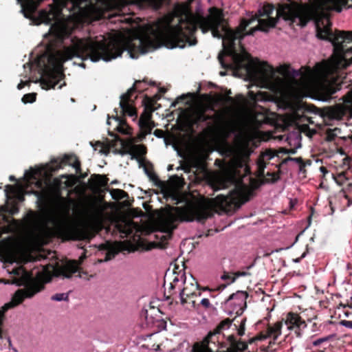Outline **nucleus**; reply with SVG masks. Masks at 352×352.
Here are the masks:
<instances>
[{"instance_id":"22","label":"nucleus","mask_w":352,"mask_h":352,"mask_svg":"<svg viewBox=\"0 0 352 352\" xmlns=\"http://www.w3.org/2000/svg\"><path fill=\"white\" fill-rule=\"evenodd\" d=\"M89 144L93 147L94 151H98L100 154H108L111 148V145L109 142L100 141L89 142Z\"/></svg>"},{"instance_id":"52","label":"nucleus","mask_w":352,"mask_h":352,"mask_svg":"<svg viewBox=\"0 0 352 352\" xmlns=\"http://www.w3.org/2000/svg\"><path fill=\"white\" fill-rule=\"evenodd\" d=\"M320 170L323 174L324 177L328 173V170H327V168L325 166H323L320 167Z\"/></svg>"},{"instance_id":"37","label":"nucleus","mask_w":352,"mask_h":352,"mask_svg":"<svg viewBox=\"0 0 352 352\" xmlns=\"http://www.w3.org/2000/svg\"><path fill=\"white\" fill-rule=\"evenodd\" d=\"M166 0H148L151 6L156 10L161 8Z\"/></svg>"},{"instance_id":"47","label":"nucleus","mask_w":352,"mask_h":352,"mask_svg":"<svg viewBox=\"0 0 352 352\" xmlns=\"http://www.w3.org/2000/svg\"><path fill=\"white\" fill-rule=\"evenodd\" d=\"M191 287H193V288H195V290L197 291V290H203V291H206V290H208L209 289L208 287H204V288H201L200 285L196 282L195 284H192L191 283Z\"/></svg>"},{"instance_id":"9","label":"nucleus","mask_w":352,"mask_h":352,"mask_svg":"<svg viewBox=\"0 0 352 352\" xmlns=\"http://www.w3.org/2000/svg\"><path fill=\"white\" fill-rule=\"evenodd\" d=\"M142 83L148 84L152 86L155 85V82L154 81L150 80L148 82L147 79H144L142 81L136 80L133 86L130 88L126 93L121 95L120 96V107L123 116H129L131 117L137 116V110L135 107L131 104L133 102L131 98L133 94L137 91L141 92L146 89V88L142 85Z\"/></svg>"},{"instance_id":"34","label":"nucleus","mask_w":352,"mask_h":352,"mask_svg":"<svg viewBox=\"0 0 352 352\" xmlns=\"http://www.w3.org/2000/svg\"><path fill=\"white\" fill-rule=\"evenodd\" d=\"M340 306L343 307L344 308V313L346 316H349L351 312L349 311L346 309H352V296L350 298V299L346 300L345 303L341 302L340 304Z\"/></svg>"},{"instance_id":"14","label":"nucleus","mask_w":352,"mask_h":352,"mask_svg":"<svg viewBox=\"0 0 352 352\" xmlns=\"http://www.w3.org/2000/svg\"><path fill=\"white\" fill-rule=\"evenodd\" d=\"M248 295L246 292L238 291L235 294H231L225 301V303H228L230 300H234V303L239 306V309L236 310V314L237 315H241L246 308V299Z\"/></svg>"},{"instance_id":"6","label":"nucleus","mask_w":352,"mask_h":352,"mask_svg":"<svg viewBox=\"0 0 352 352\" xmlns=\"http://www.w3.org/2000/svg\"><path fill=\"white\" fill-rule=\"evenodd\" d=\"M109 179L105 175L93 174L89 177V241L95 236L94 223H101L104 218L109 204L104 199Z\"/></svg>"},{"instance_id":"59","label":"nucleus","mask_w":352,"mask_h":352,"mask_svg":"<svg viewBox=\"0 0 352 352\" xmlns=\"http://www.w3.org/2000/svg\"><path fill=\"white\" fill-rule=\"evenodd\" d=\"M269 67H270V72L272 74H273V73H274L273 67H271V66H269Z\"/></svg>"},{"instance_id":"25","label":"nucleus","mask_w":352,"mask_h":352,"mask_svg":"<svg viewBox=\"0 0 352 352\" xmlns=\"http://www.w3.org/2000/svg\"><path fill=\"white\" fill-rule=\"evenodd\" d=\"M111 195L112 198L117 201L128 198L129 197L128 193L121 189H112L111 190Z\"/></svg>"},{"instance_id":"55","label":"nucleus","mask_w":352,"mask_h":352,"mask_svg":"<svg viewBox=\"0 0 352 352\" xmlns=\"http://www.w3.org/2000/svg\"><path fill=\"white\" fill-rule=\"evenodd\" d=\"M294 154L296 153V149L294 148H292V149H288V154Z\"/></svg>"},{"instance_id":"31","label":"nucleus","mask_w":352,"mask_h":352,"mask_svg":"<svg viewBox=\"0 0 352 352\" xmlns=\"http://www.w3.org/2000/svg\"><path fill=\"white\" fill-rule=\"evenodd\" d=\"M277 71L280 75L285 76V78H289L290 72H291L290 71H292V68L289 65L285 64V65H280L277 69Z\"/></svg>"},{"instance_id":"12","label":"nucleus","mask_w":352,"mask_h":352,"mask_svg":"<svg viewBox=\"0 0 352 352\" xmlns=\"http://www.w3.org/2000/svg\"><path fill=\"white\" fill-rule=\"evenodd\" d=\"M288 329L294 331L297 337H300L302 331L307 327L306 322L297 313L289 312L285 320Z\"/></svg>"},{"instance_id":"17","label":"nucleus","mask_w":352,"mask_h":352,"mask_svg":"<svg viewBox=\"0 0 352 352\" xmlns=\"http://www.w3.org/2000/svg\"><path fill=\"white\" fill-rule=\"evenodd\" d=\"M201 97L204 101L209 102V103L221 102V103H223V104H227V103L232 104H235L234 98L231 97L230 96H224L223 94H218L216 98H214V97L212 96L211 94H202L201 96Z\"/></svg>"},{"instance_id":"29","label":"nucleus","mask_w":352,"mask_h":352,"mask_svg":"<svg viewBox=\"0 0 352 352\" xmlns=\"http://www.w3.org/2000/svg\"><path fill=\"white\" fill-rule=\"evenodd\" d=\"M156 126V124L151 119L143 124V126L140 128L141 130L145 133V135L150 134L152 129Z\"/></svg>"},{"instance_id":"64","label":"nucleus","mask_w":352,"mask_h":352,"mask_svg":"<svg viewBox=\"0 0 352 352\" xmlns=\"http://www.w3.org/2000/svg\"><path fill=\"white\" fill-rule=\"evenodd\" d=\"M348 186H349V187L351 188L352 187V183L349 184Z\"/></svg>"},{"instance_id":"3","label":"nucleus","mask_w":352,"mask_h":352,"mask_svg":"<svg viewBox=\"0 0 352 352\" xmlns=\"http://www.w3.org/2000/svg\"><path fill=\"white\" fill-rule=\"evenodd\" d=\"M21 5V12L25 18L30 19L36 25L41 23L50 24L48 33L44 35L46 50L45 53L38 56L34 63H28L23 65L26 74L25 80H21L17 85L18 89H21L31 81L30 76L27 74V69L30 73L33 69H36L41 74L39 82L43 89L62 88L65 82L60 83L63 78V63L77 56L82 60L88 56V43L81 40H77L71 47H63L61 50L54 49L63 40L69 36L72 28L69 23L62 20L60 17V0H16ZM74 10L73 14H76L80 20L88 16V0H68Z\"/></svg>"},{"instance_id":"27","label":"nucleus","mask_w":352,"mask_h":352,"mask_svg":"<svg viewBox=\"0 0 352 352\" xmlns=\"http://www.w3.org/2000/svg\"><path fill=\"white\" fill-rule=\"evenodd\" d=\"M333 178L335 180L336 183L338 186H342L345 183L346 181L349 179V178L346 176V172L342 171L336 175H333Z\"/></svg>"},{"instance_id":"16","label":"nucleus","mask_w":352,"mask_h":352,"mask_svg":"<svg viewBox=\"0 0 352 352\" xmlns=\"http://www.w3.org/2000/svg\"><path fill=\"white\" fill-rule=\"evenodd\" d=\"M114 111L116 113L115 115L107 116V124H110V120L113 119L117 122L116 126L114 128V130H116L120 133L122 134H129L131 128L129 126V125L126 123V121L124 118L122 116H119L118 113V109H115Z\"/></svg>"},{"instance_id":"51","label":"nucleus","mask_w":352,"mask_h":352,"mask_svg":"<svg viewBox=\"0 0 352 352\" xmlns=\"http://www.w3.org/2000/svg\"><path fill=\"white\" fill-rule=\"evenodd\" d=\"M258 339H259V338H258V337H256V336H255V337H254V338H250V339L248 340V342H245V343L247 344V345H248V344H253L254 342L257 341V340H258Z\"/></svg>"},{"instance_id":"35","label":"nucleus","mask_w":352,"mask_h":352,"mask_svg":"<svg viewBox=\"0 0 352 352\" xmlns=\"http://www.w3.org/2000/svg\"><path fill=\"white\" fill-rule=\"evenodd\" d=\"M36 100V94H27L23 96L22 98V102L25 104L26 103H32Z\"/></svg>"},{"instance_id":"19","label":"nucleus","mask_w":352,"mask_h":352,"mask_svg":"<svg viewBox=\"0 0 352 352\" xmlns=\"http://www.w3.org/2000/svg\"><path fill=\"white\" fill-rule=\"evenodd\" d=\"M283 320L276 322L274 325L268 324L267 327V336L273 338V343L281 334Z\"/></svg>"},{"instance_id":"30","label":"nucleus","mask_w":352,"mask_h":352,"mask_svg":"<svg viewBox=\"0 0 352 352\" xmlns=\"http://www.w3.org/2000/svg\"><path fill=\"white\" fill-rule=\"evenodd\" d=\"M144 102L145 104L144 109L151 110V111H154L155 110L154 105L156 104V99L146 96Z\"/></svg>"},{"instance_id":"39","label":"nucleus","mask_w":352,"mask_h":352,"mask_svg":"<svg viewBox=\"0 0 352 352\" xmlns=\"http://www.w3.org/2000/svg\"><path fill=\"white\" fill-rule=\"evenodd\" d=\"M135 152L139 155H143L146 154V148L143 144L135 145Z\"/></svg>"},{"instance_id":"53","label":"nucleus","mask_w":352,"mask_h":352,"mask_svg":"<svg viewBox=\"0 0 352 352\" xmlns=\"http://www.w3.org/2000/svg\"><path fill=\"white\" fill-rule=\"evenodd\" d=\"M307 252V250L306 252H303L300 257L295 259L294 261L296 262V263L300 262V260L306 256Z\"/></svg>"},{"instance_id":"36","label":"nucleus","mask_w":352,"mask_h":352,"mask_svg":"<svg viewBox=\"0 0 352 352\" xmlns=\"http://www.w3.org/2000/svg\"><path fill=\"white\" fill-rule=\"evenodd\" d=\"M51 299L54 301L67 300L68 294L65 293L56 294L51 297Z\"/></svg>"},{"instance_id":"32","label":"nucleus","mask_w":352,"mask_h":352,"mask_svg":"<svg viewBox=\"0 0 352 352\" xmlns=\"http://www.w3.org/2000/svg\"><path fill=\"white\" fill-rule=\"evenodd\" d=\"M280 179L279 173L275 172H267L265 182L266 183H275Z\"/></svg>"},{"instance_id":"48","label":"nucleus","mask_w":352,"mask_h":352,"mask_svg":"<svg viewBox=\"0 0 352 352\" xmlns=\"http://www.w3.org/2000/svg\"><path fill=\"white\" fill-rule=\"evenodd\" d=\"M311 160H307V164H311ZM305 166H306V163H305V162H304L303 164H302L299 165V170H300V172H303V173H305V172L306 171V170H305Z\"/></svg>"},{"instance_id":"54","label":"nucleus","mask_w":352,"mask_h":352,"mask_svg":"<svg viewBox=\"0 0 352 352\" xmlns=\"http://www.w3.org/2000/svg\"><path fill=\"white\" fill-rule=\"evenodd\" d=\"M160 95L157 94H155L153 97H152V98H154V99H156V102L160 98Z\"/></svg>"},{"instance_id":"56","label":"nucleus","mask_w":352,"mask_h":352,"mask_svg":"<svg viewBox=\"0 0 352 352\" xmlns=\"http://www.w3.org/2000/svg\"><path fill=\"white\" fill-rule=\"evenodd\" d=\"M159 91L162 94H164L166 91V89L164 87H160L159 89Z\"/></svg>"},{"instance_id":"57","label":"nucleus","mask_w":352,"mask_h":352,"mask_svg":"<svg viewBox=\"0 0 352 352\" xmlns=\"http://www.w3.org/2000/svg\"><path fill=\"white\" fill-rule=\"evenodd\" d=\"M9 179H10V181H15L16 180L15 177L14 176H12V175L10 176Z\"/></svg>"},{"instance_id":"24","label":"nucleus","mask_w":352,"mask_h":352,"mask_svg":"<svg viewBox=\"0 0 352 352\" xmlns=\"http://www.w3.org/2000/svg\"><path fill=\"white\" fill-rule=\"evenodd\" d=\"M232 274L233 275V276L232 278L231 281L228 283V285L234 283L236 280V279L240 276H247L251 275V274L250 272H248V271H238V272L232 273ZM226 286H227V284L221 285L216 289V290L221 291V290L224 289L226 287Z\"/></svg>"},{"instance_id":"46","label":"nucleus","mask_w":352,"mask_h":352,"mask_svg":"<svg viewBox=\"0 0 352 352\" xmlns=\"http://www.w3.org/2000/svg\"><path fill=\"white\" fill-rule=\"evenodd\" d=\"M340 324L347 328L352 329V321L351 320H342Z\"/></svg>"},{"instance_id":"11","label":"nucleus","mask_w":352,"mask_h":352,"mask_svg":"<svg viewBox=\"0 0 352 352\" xmlns=\"http://www.w3.org/2000/svg\"><path fill=\"white\" fill-rule=\"evenodd\" d=\"M213 121L217 126H221L224 123L225 117L221 113H216L214 115H207L206 109L200 108L195 110L188 118L190 127L198 126L203 122Z\"/></svg>"},{"instance_id":"7","label":"nucleus","mask_w":352,"mask_h":352,"mask_svg":"<svg viewBox=\"0 0 352 352\" xmlns=\"http://www.w3.org/2000/svg\"><path fill=\"white\" fill-rule=\"evenodd\" d=\"M343 102L335 106L318 109L314 106L311 108L320 111L321 116L325 120H342L352 117V89L342 97Z\"/></svg>"},{"instance_id":"33","label":"nucleus","mask_w":352,"mask_h":352,"mask_svg":"<svg viewBox=\"0 0 352 352\" xmlns=\"http://www.w3.org/2000/svg\"><path fill=\"white\" fill-rule=\"evenodd\" d=\"M279 153L288 154V149L285 148H280L279 150L275 153L273 151L269 150L266 152V155L269 156V159H272L275 156L278 157Z\"/></svg>"},{"instance_id":"18","label":"nucleus","mask_w":352,"mask_h":352,"mask_svg":"<svg viewBox=\"0 0 352 352\" xmlns=\"http://www.w3.org/2000/svg\"><path fill=\"white\" fill-rule=\"evenodd\" d=\"M329 338H321L314 340L309 348L313 352H325L328 348Z\"/></svg>"},{"instance_id":"23","label":"nucleus","mask_w":352,"mask_h":352,"mask_svg":"<svg viewBox=\"0 0 352 352\" xmlns=\"http://www.w3.org/2000/svg\"><path fill=\"white\" fill-rule=\"evenodd\" d=\"M98 248L100 250H104L106 252L104 258L98 260L100 263L109 261L114 258L116 254V252L111 249L109 243H102Z\"/></svg>"},{"instance_id":"45","label":"nucleus","mask_w":352,"mask_h":352,"mask_svg":"<svg viewBox=\"0 0 352 352\" xmlns=\"http://www.w3.org/2000/svg\"><path fill=\"white\" fill-rule=\"evenodd\" d=\"M201 305L206 309L210 307V302L208 298H203L201 300Z\"/></svg>"},{"instance_id":"28","label":"nucleus","mask_w":352,"mask_h":352,"mask_svg":"<svg viewBox=\"0 0 352 352\" xmlns=\"http://www.w3.org/2000/svg\"><path fill=\"white\" fill-rule=\"evenodd\" d=\"M152 112L151 110L144 109V112L141 114L140 120H139V125L141 128L143 126V124L145 122H148L149 120L152 118Z\"/></svg>"},{"instance_id":"63","label":"nucleus","mask_w":352,"mask_h":352,"mask_svg":"<svg viewBox=\"0 0 352 352\" xmlns=\"http://www.w3.org/2000/svg\"><path fill=\"white\" fill-rule=\"evenodd\" d=\"M109 134L111 136H115V135H114L113 133H111L109 131Z\"/></svg>"},{"instance_id":"8","label":"nucleus","mask_w":352,"mask_h":352,"mask_svg":"<svg viewBox=\"0 0 352 352\" xmlns=\"http://www.w3.org/2000/svg\"><path fill=\"white\" fill-rule=\"evenodd\" d=\"M278 15L285 21L296 23L298 25L305 27L312 19L313 13L307 6L293 7L284 5L277 10Z\"/></svg>"},{"instance_id":"44","label":"nucleus","mask_w":352,"mask_h":352,"mask_svg":"<svg viewBox=\"0 0 352 352\" xmlns=\"http://www.w3.org/2000/svg\"><path fill=\"white\" fill-rule=\"evenodd\" d=\"M233 275H230L228 272H224L223 275L221 276V279L223 280H230V282L232 280Z\"/></svg>"},{"instance_id":"43","label":"nucleus","mask_w":352,"mask_h":352,"mask_svg":"<svg viewBox=\"0 0 352 352\" xmlns=\"http://www.w3.org/2000/svg\"><path fill=\"white\" fill-rule=\"evenodd\" d=\"M153 134L159 138H162L164 137L165 132L162 129H155L153 132Z\"/></svg>"},{"instance_id":"42","label":"nucleus","mask_w":352,"mask_h":352,"mask_svg":"<svg viewBox=\"0 0 352 352\" xmlns=\"http://www.w3.org/2000/svg\"><path fill=\"white\" fill-rule=\"evenodd\" d=\"M246 321V318H243L242 321L241 322V324L239 325V327L238 328V334L240 336H242L245 333V323Z\"/></svg>"},{"instance_id":"60","label":"nucleus","mask_w":352,"mask_h":352,"mask_svg":"<svg viewBox=\"0 0 352 352\" xmlns=\"http://www.w3.org/2000/svg\"><path fill=\"white\" fill-rule=\"evenodd\" d=\"M85 258V253L84 252V253H83V255H82V256H80V261H81L83 258Z\"/></svg>"},{"instance_id":"15","label":"nucleus","mask_w":352,"mask_h":352,"mask_svg":"<svg viewBox=\"0 0 352 352\" xmlns=\"http://www.w3.org/2000/svg\"><path fill=\"white\" fill-rule=\"evenodd\" d=\"M79 262L76 261H68L61 267L56 270L57 276L63 278H70L72 274L77 272L79 270Z\"/></svg>"},{"instance_id":"4","label":"nucleus","mask_w":352,"mask_h":352,"mask_svg":"<svg viewBox=\"0 0 352 352\" xmlns=\"http://www.w3.org/2000/svg\"><path fill=\"white\" fill-rule=\"evenodd\" d=\"M329 19H327V25L323 28L317 24L316 36L321 40L332 43L333 53L331 56L328 60L316 63L313 69L303 67L300 69L292 68L289 77L293 81L298 78L306 80L312 76L321 78L322 80L314 88V94L318 100L322 101L332 99L333 95L342 89L343 82L334 74L352 63V32L336 31L333 33Z\"/></svg>"},{"instance_id":"40","label":"nucleus","mask_w":352,"mask_h":352,"mask_svg":"<svg viewBox=\"0 0 352 352\" xmlns=\"http://www.w3.org/2000/svg\"><path fill=\"white\" fill-rule=\"evenodd\" d=\"M288 161H293L296 163H298L299 165L303 164L305 162L303 161L302 157H287L286 159H285L283 161V163H286Z\"/></svg>"},{"instance_id":"50","label":"nucleus","mask_w":352,"mask_h":352,"mask_svg":"<svg viewBox=\"0 0 352 352\" xmlns=\"http://www.w3.org/2000/svg\"><path fill=\"white\" fill-rule=\"evenodd\" d=\"M218 58H219V60L220 63L221 64L222 67L224 68H226L227 65L225 64V63L223 61V58L221 54L219 55Z\"/></svg>"},{"instance_id":"5","label":"nucleus","mask_w":352,"mask_h":352,"mask_svg":"<svg viewBox=\"0 0 352 352\" xmlns=\"http://www.w3.org/2000/svg\"><path fill=\"white\" fill-rule=\"evenodd\" d=\"M239 195L238 191L232 190L227 195H218L206 201H188L183 206L174 207V212L166 213L161 219V223L167 230L172 231L177 228V221L203 223L212 217V210L226 211L238 204Z\"/></svg>"},{"instance_id":"61","label":"nucleus","mask_w":352,"mask_h":352,"mask_svg":"<svg viewBox=\"0 0 352 352\" xmlns=\"http://www.w3.org/2000/svg\"><path fill=\"white\" fill-rule=\"evenodd\" d=\"M232 94L231 91L230 90H228L226 93V96H230V94Z\"/></svg>"},{"instance_id":"2","label":"nucleus","mask_w":352,"mask_h":352,"mask_svg":"<svg viewBox=\"0 0 352 352\" xmlns=\"http://www.w3.org/2000/svg\"><path fill=\"white\" fill-rule=\"evenodd\" d=\"M74 167L76 172L80 164L74 155H65L61 159L52 160L49 164L31 168L23 175L24 184H18L17 188L6 185L5 193L19 195L28 193V188L34 186L32 193L36 195L39 204L43 207L39 214L30 212L25 219V227L32 234L41 236L57 235L64 239L80 240L88 237V208L86 203L74 202L58 195V191L64 183L65 186L72 184V181L67 175H62L65 179L62 182L58 178L51 180L52 172L63 166Z\"/></svg>"},{"instance_id":"1","label":"nucleus","mask_w":352,"mask_h":352,"mask_svg":"<svg viewBox=\"0 0 352 352\" xmlns=\"http://www.w3.org/2000/svg\"><path fill=\"white\" fill-rule=\"evenodd\" d=\"M272 12V10L265 8L263 12L259 11V15H251L249 19L241 18L235 30L229 28L221 9L212 7L207 16H201L197 21L189 17L181 19L177 25H167L155 32L154 38L145 34L124 41L115 36L109 41L103 39L94 42L89 36V60L93 62L100 59L109 61L120 56L124 50L129 52L131 58H136L139 54L162 46L173 49L184 48L186 43L195 45L197 40L194 35L199 28L204 34L210 30L213 37L223 39L225 52L232 58L236 69H248L251 56L245 52L241 41L246 36H253L256 31L267 32L274 28L277 21L270 16Z\"/></svg>"},{"instance_id":"20","label":"nucleus","mask_w":352,"mask_h":352,"mask_svg":"<svg viewBox=\"0 0 352 352\" xmlns=\"http://www.w3.org/2000/svg\"><path fill=\"white\" fill-rule=\"evenodd\" d=\"M348 0H326V6L329 10L341 12L342 7L346 6Z\"/></svg>"},{"instance_id":"62","label":"nucleus","mask_w":352,"mask_h":352,"mask_svg":"<svg viewBox=\"0 0 352 352\" xmlns=\"http://www.w3.org/2000/svg\"><path fill=\"white\" fill-rule=\"evenodd\" d=\"M173 168V165H169L168 166V170H170Z\"/></svg>"},{"instance_id":"13","label":"nucleus","mask_w":352,"mask_h":352,"mask_svg":"<svg viewBox=\"0 0 352 352\" xmlns=\"http://www.w3.org/2000/svg\"><path fill=\"white\" fill-rule=\"evenodd\" d=\"M137 225L132 220H122L116 222L115 230L120 234L122 239L129 237L133 234Z\"/></svg>"},{"instance_id":"38","label":"nucleus","mask_w":352,"mask_h":352,"mask_svg":"<svg viewBox=\"0 0 352 352\" xmlns=\"http://www.w3.org/2000/svg\"><path fill=\"white\" fill-rule=\"evenodd\" d=\"M146 173L148 177H149L150 180L153 182L155 184H157L158 182H160L158 176L154 172L146 170Z\"/></svg>"},{"instance_id":"26","label":"nucleus","mask_w":352,"mask_h":352,"mask_svg":"<svg viewBox=\"0 0 352 352\" xmlns=\"http://www.w3.org/2000/svg\"><path fill=\"white\" fill-rule=\"evenodd\" d=\"M234 320H231L230 318H226L223 320L216 327L214 330L217 331V332H219L221 333V332L223 330L228 329L231 326L232 322Z\"/></svg>"},{"instance_id":"21","label":"nucleus","mask_w":352,"mask_h":352,"mask_svg":"<svg viewBox=\"0 0 352 352\" xmlns=\"http://www.w3.org/2000/svg\"><path fill=\"white\" fill-rule=\"evenodd\" d=\"M201 292L200 291L197 292L195 289L192 290L188 288V287L186 286L183 288L179 294V297L181 300V303L182 305H185L187 303V298H191L194 296H201Z\"/></svg>"},{"instance_id":"49","label":"nucleus","mask_w":352,"mask_h":352,"mask_svg":"<svg viewBox=\"0 0 352 352\" xmlns=\"http://www.w3.org/2000/svg\"><path fill=\"white\" fill-rule=\"evenodd\" d=\"M256 337H258L259 339L258 340H263L266 339L267 338H270V336H267V331H266L265 333H260L258 335H257Z\"/></svg>"},{"instance_id":"10","label":"nucleus","mask_w":352,"mask_h":352,"mask_svg":"<svg viewBox=\"0 0 352 352\" xmlns=\"http://www.w3.org/2000/svg\"><path fill=\"white\" fill-rule=\"evenodd\" d=\"M119 0H89V24L106 17L108 12L116 10Z\"/></svg>"},{"instance_id":"58","label":"nucleus","mask_w":352,"mask_h":352,"mask_svg":"<svg viewBox=\"0 0 352 352\" xmlns=\"http://www.w3.org/2000/svg\"><path fill=\"white\" fill-rule=\"evenodd\" d=\"M316 325H317V324H316V322H314V323L313 324V329H312V330H313V331H316Z\"/></svg>"},{"instance_id":"41","label":"nucleus","mask_w":352,"mask_h":352,"mask_svg":"<svg viewBox=\"0 0 352 352\" xmlns=\"http://www.w3.org/2000/svg\"><path fill=\"white\" fill-rule=\"evenodd\" d=\"M250 97L254 100L255 102L263 100V94L259 92L256 94H254L252 91L249 92Z\"/></svg>"}]
</instances>
